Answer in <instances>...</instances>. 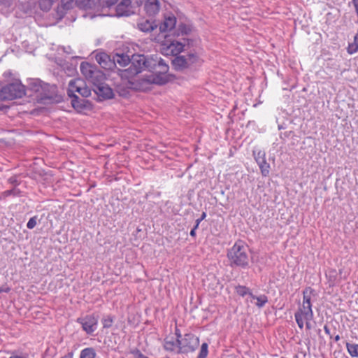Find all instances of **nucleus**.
Returning <instances> with one entry per match:
<instances>
[{
  "instance_id": "473e14b6",
  "label": "nucleus",
  "mask_w": 358,
  "mask_h": 358,
  "mask_svg": "<svg viewBox=\"0 0 358 358\" xmlns=\"http://www.w3.org/2000/svg\"><path fill=\"white\" fill-rule=\"evenodd\" d=\"M20 191L16 188H13L12 189L6 190L2 193L3 196L6 197L10 195L17 196L19 195Z\"/></svg>"
},
{
  "instance_id": "e433bc0d",
  "label": "nucleus",
  "mask_w": 358,
  "mask_h": 358,
  "mask_svg": "<svg viewBox=\"0 0 358 358\" xmlns=\"http://www.w3.org/2000/svg\"><path fill=\"white\" fill-rule=\"evenodd\" d=\"M117 1H118V0H106V4L107 7L110 8L111 6L115 5Z\"/></svg>"
},
{
  "instance_id": "5701e85b",
  "label": "nucleus",
  "mask_w": 358,
  "mask_h": 358,
  "mask_svg": "<svg viewBox=\"0 0 358 358\" xmlns=\"http://www.w3.org/2000/svg\"><path fill=\"white\" fill-rule=\"evenodd\" d=\"M96 351L93 348H86L80 352V358H95Z\"/></svg>"
},
{
  "instance_id": "ea45409f",
  "label": "nucleus",
  "mask_w": 358,
  "mask_h": 358,
  "mask_svg": "<svg viewBox=\"0 0 358 358\" xmlns=\"http://www.w3.org/2000/svg\"><path fill=\"white\" fill-rule=\"evenodd\" d=\"M310 321L311 320H303V322H306V327L308 330L311 329V328H312Z\"/></svg>"
},
{
  "instance_id": "b1692460",
  "label": "nucleus",
  "mask_w": 358,
  "mask_h": 358,
  "mask_svg": "<svg viewBox=\"0 0 358 358\" xmlns=\"http://www.w3.org/2000/svg\"><path fill=\"white\" fill-rule=\"evenodd\" d=\"M254 300H256V302L255 304L259 308H261L265 306V304L268 302V297L262 294L258 296H255V298Z\"/></svg>"
},
{
  "instance_id": "9b49d317",
  "label": "nucleus",
  "mask_w": 358,
  "mask_h": 358,
  "mask_svg": "<svg viewBox=\"0 0 358 358\" xmlns=\"http://www.w3.org/2000/svg\"><path fill=\"white\" fill-rule=\"evenodd\" d=\"M76 5L81 8L87 9L91 7V0H61V6L65 10H69Z\"/></svg>"
},
{
  "instance_id": "a878e982",
  "label": "nucleus",
  "mask_w": 358,
  "mask_h": 358,
  "mask_svg": "<svg viewBox=\"0 0 358 358\" xmlns=\"http://www.w3.org/2000/svg\"><path fill=\"white\" fill-rule=\"evenodd\" d=\"M346 347L349 354L352 357H358V344H350L347 343Z\"/></svg>"
},
{
  "instance_id": "a211bd4d",
  "label": "nucleus",
  "mask_w": 358,
  "mask_h": 358,
  "mask_svg": "<svg viewBox=\"0 0 358 358\" xmlns=\"http://www.w3.org/2000/svg\"><path fill=\"white\" fill-rule=\"evenodd\" d=\"M105 79L106 78L103 73L96 69L88 81L93 85V88H96V87L103 85V83H105Z\"/></svg>"
},
{
  "instance_id": "de8ad7c7",
  "label": "nucleus",
  "mask_w": 358,
  "mask_h": 358,
  "mask_svg": "<svg viewBox=\"0 0 358 358\" xmlns=\"http://www.w3.org/2000/svg\"><path fill=\"white\" fill-rule=\"evenodd\" d=\"M206 213H204V212H203V213H202V215H201V220H203V219L206 217Z\"/></svg>"
},
{
  "instance_id": "ddd939ff",
  "label": "nucleus",
  "mask_w": 358,
  "mask_h": 358,
  "mask_svg": "<svg viewBox=\"0 0 358 358\" xmlns=\"http://www.w3.org/2000/svg\"><path fill=\"white\" fill-rule=\"evenodd\" d=\"M178 335V338H174L173 337H167L164 340V347L166 350L168 351H174L178 349V352H180V339L179 338L181 337L180 334Z\"/></svg>"
},
{
  "instance_id": "4c0bfd02",
  "label": "nucleus",
  "mask_w": 358,
  "mask_h": 358,
  "mask_svg": "<svg viewBox=\"0 0 358 358\" xmlns=\"http://www.w3.org/2000/svg\"><path fill=\"white\" fill-rule=\"evenodd\" d=\"M352 3L355 7L356 14L358 15V0H352Z\"/></svg>"
},
{
  "instance_id": "bb28decb",
  "label": "nucleus",
  "mask_w": 358,
  "mask_h": 358,
  "mask_svg": "<svg viewBox=\"0 0 358 358\" xmlns=\"http://www.w3.org/2000/svg\"><path fill=\"white\" fill-rule=\"evenodd\" d=\"M78 93H79L83 97H88L91 94V91L87 87H86L85 83L83 81V85H80L79 87Z\"/></svg>"
},
{
  "instance_id": "6ab92c4d",
  "label": "nucleus",
  "mask_w": 358,
  "mask_h": 358,
  "mask_svg": "<svg viewBox=\"0 0 358 358\" xmlns=\"http://www.w3.org/2000/svg\"><path fill=\"white\" fill-rule=\"evenodd\" d=\"M113 62L115 64H117L120 66L124 67L130 64L131 58L125 54H116L113 57Z\"/></svg>"
},
{
  "instance_id": "a19ab883",
  "label": "nucleus",
  "mask_w": 358,
  "mask_h": 358,
  "mask_svg": "<svg viewBox=\"0 0 358 358\" xmlns=\"http://www.w3.org/2000/svg\"><path fill=\"white\" fill-rule=\"evenodd\" d=\"M9 291H10V288L8 287H0V294L1 292H8Z\"/></svg>"
},
{
  "instance_id": "4468645a",
  "label": "nucleus",
  "mask_w": 358,
  "mask_h": 358,
  "mask_svg": "<svg viewBox=\"0 0 358 358\" xmlns=\"http://www.w3.org/2000/svg\"><path fill=\"white\" fill-rule=\"evenodd\" d=\"M144 9L148 15L154 16L159 11L160 2L159 0H146Z\"/></svg>"
},
{
  "instance_id": "c03bdc74",
  "label": "nucleus",
  "mask_w": 358,
  "mask_h": 358,
  "mask_svg": "<svg viewBox=\"0 0 358 358\" xmlns=\"http://www.w3.org/2000/svg\"><path fill=\"white\" fill-rule=\"evenodd\" d=\"M118 92L121 96H125L128 93V91L124 90L122 92L118 91Z\"/></svg>"
},
{
  "instance_id": "72a5a7b5",
  "label": "nucleus",
  "mask_w": 358,
  "mask_h": 358,
  "mask_svg": "<svg viewBox=\"0 0 358 358\" xmlns=\"http://www.w3.org/2000/svg\"><path fill=\"white\" fill-rule=\"evenodd\" d=\"M37 217L36 216L29 219L27 224V227L29 229H34L36 225Z\"/></svg>"
},
{
  "instance_id": "3c124183",
  "label": "nucleus",
  "mask_w": 358,
  "mask_h": 358,
  "mask_svg": "<svg viewBox=\"0 0 358 358\" xmlns=\"http://www.w3.org/2000/svg\"><path fill=\"white\" fill-rule=\"evenodd\" d=\"M281 358H284V357H281Z\"/></svg>"
},
{
  "instance_id": "aec40b11",
  "label": "nucleus",
  "mask_w": 358,
  "mask_h": 358,
  "mask_svg": "<svg viewBox=\"0 0 358 358\" xmlns=\"http://www.w3.org/2000/svg\"><path fill=\"white\" fill-rule=\"evenodd\" d=\"M80 71L82 74L88 80L92 77L94 72L96 71V69L88 63L83 62L80 64Z\"/></svg>"
},
{
  "instance_id": "412c9836",
  "label": "nucleus",
  "mask_w": 358,
  "mask_h": 358,
  "mask_svg": "<svg viewBox=\"0 0 358 358\" xmlns=\"http://www.w3.org/2000/svg\"><path fill=\"white\" fill-rule=\"evenodd\" d=\"M236 292L241 296L248 295L247 301H250V303H252L255 298V296L250 291V289L245 286L238 285L236 287Z\"/></svg>"
},
{
  "instance_id": "7ed1b4c3",
  "label": "nucleus",
  "mask_w": 358,
  "mask_h": 358,
  "mask_svg": "<svg viewBox=\"0 0 358 358\" xmlns=\"http://www.w3.org/2000/svg\"><path fill=\"white\" fill-rule=\"evenodd\" d=\"M227 257L231 266L246 267L250 260L249 249L243 242L237 241L229 250Z\"/></svg>"
},
{
  "instance_id": "6e6552de",
  "label": "nucleus",
  "mask_w": 358,
  "mask_h": 358,
  "mask_svg": "<svg viewBox=\"0 0 358 358\" xmlns=\"http://www.w3.org/2000/svg\"><path fill=\"white\" fill-rule=\"evenodd\" d=\"M198 57L194 53L186 55L176 56L172 61V64L177 71H182L196 62Z\"/></svg>"
},
{
  "instance_id": "79ce46f5",
  "label": "nucleus",
  "mask_w": 358,
  "mask_h": 358,
  "mask_svg": "<svg viewBox=\"0 0 358 358\" xmlns=\"http://www.w3.org/2000/svg\"><path fill=\"white\" fill-rule=\"evenodd\" d=\"M197 227H194L191 231H190V236H195L196 235V229Z\"/></svg>"
},
{
  "instance_id": "1a4fd4ad",
  "label": "nucleus",
  "mask_w": 358,
  "mask_h": 358,
  "mask_svg": "<svg viewBox=\"0 0 358 358\" xmlns=\"http://www.w3.org/2000/svg\"><path fill=\"white\" fill-rule=\"evenodd\" d=\"M199 341L198 337L193 334H185L184 338L180 339V352L188 353L193 352L198 347Z\"/></svg>"
},
{
  "instance_id": "c85d7f7f",
  "label": "nucleus",
  "mask_w": 358,
  "mask_h": 358,
  "mask_svg": "<svg viewBox=\"0 0 358 358\" xmlns=\"http://www.w3.org/2000/svg\"><path fill=\"white\" fill-rule=\"evenodd\" d=\"M253 155L255 156V159L257 163H263L265 159V152L261 150H259L257 152L255 151L253 152Z\"/></svg>"
},
{
  "instance_id": "20e7f679",
  "label": "nucleus",
  "mask_w": 358,
  "mask_h": 358,
  "mask_svg": "<svg viewBox=\"0 0 358 358\" xmlns=\"http://www.w3.org/2000/svg\"><path fill=\"white\" fill-rule=\"evenodd\" d=\"M313 289L310 287H306L303 291V303L299 310L295 313L294 317L299 327L303 328V320H312L313 313L312 310L311 296Z\"/></svg>"
},
{
  "instance_id": "4be33fe9",
  "label": "nucleus",
  "mask_w": 358,
  "mask_h": 358,
  "mask_svg": "<svg viewBox=\"0 0 358 358\" xmlns=\"http://www.w3.org/2000/svg\"><path fill=\"white\" fill-rule=\"evenodd\" d=\"M96 61L103 67V68H107L108 64L110 62V58L108 55L106 53H99L96 54Z\"/></svg>"
},
{
  "instance_id": "09e8293b",
  "label": "nucleus",
  "mask_w": 358,
  "mask_h": 358,
  "mask_svg": "<svg viewBox=\"0 0 358 358\" xmlns=\"http://www.w3.org/2000/svg\"><path fill=\"white\" fill-rule=\"evenodd\" d=\"M334 340H335V341H339V340H340V336H339V335L336 336H335V338H334Z\"/></svg>"
},
{
  "instance_id": "f3484780",
  "label": "nucleus",
  "mask_w": 358,
  "mask_h": 358,
  "mask_svg": "<svg viewBox=\"0 0 358 358\" xmlns=\"http://www.w3.org/2000/svg\"><path fill=\"white\" fill-rule=\"evenodd\" d=\"M138 28L143 32H150L157 27V24L150 20L142 19L137 23Z\"/></svg>"
},
{
  "instance_id": "cd10ccee",
  "label": "nucleus",
  "mask_w": 358,
  "mask_h": 358,
  "mask_svg": "<svg viewBox=\"0 0 358 358\" xmlns=\"http://www.w3.org/2000/svg\"><path fill=\"white\" fill-rule=\"evenodd\" d=\"M258 165L261 169L262 174L264 176H266L269 173V164H268L266 159H264L263 163H258Z\"/></svg>"
},
{
  "instance_id": "f03ea898",
  "label": "nucleus",
  "mask_w": 358,
  "mask_h": 358,
  "mask_svg": "<svg viewBox=\"0 0 358 358\" xmlns=\"http://www.w3.org/2000/svg\"><path fill=\"white\" fill-rule=\"evenodd\" d=\"M152 56L148 57L144 55H133L131 58L130 66L126 69H119L118 74L122 80H127V87L134 89L132 81L141 80L145 75L138 76V74L143 71H149L150 66H153Z\"/></svg>"
},
{
  "instance_id": "7c9ffc66",
  "label": "nucleus",
  "mask_w": 358,
  "mask_h": 358,
  "mask_svg": "<svg viewBox=\"0 0 358 358\" xmlns=\"http://www.w3.org/2000/svg\"><path fill=\"white\" fill-rule=\"evenodd\" d=\"M208 352V344L206 343H203L201 345L198 358H206Z\"/></svg>"
},
{
  "instance_id": "9d476101",
  "label": "nucleus",
  "mask_w": 358,
  "mask_h": 358,
  "mask_svg": "<svg viewBox=\"0 0 358 358\" xmlns=\"http://www.w3.org/2000/svg\"><path fill=\"white\" fill-rule=\"evenodd\" d=\"M77 322L81 324L83 329L87 334H91L96 329L98 319L94 315H87L78 318Z\"/></svg>"
},
{
  "instance_id": "c756f323",
  "label": "nucleus",
  "mask_w": 358,
  "mask_h": 358,
  "mask_svg": "<svg viewBox=\"0 0 358 358\" xmlns=\"http://www.w3.org/2000/svg\"><path fill=\"white\" fill-rule=\"evenodd\" d=\"M31 90L38 92L41 87V82L38 80L31 79L29 83Z\"/></svg>"
},
{
  "instance_id": "2eb2a0df",
  "label": "nucleus",
  "mask_w": 358,
  "mask_h": 358,
  "mask_svg": "<svg viewBox=\"0 0 358 358\" xmlns=\"http://www.w3.org/2000/svg\"><path fill=\"white\" fill-rule=\"evenodd\" d=\"M176 24V17L173 15H169L165 17L164 22L159 26V30L161 32L171 31L175 27Z\"/></svg>"
},
{
  "instance_id": "2f4dec72",
  "label": "nucleus",
  "mask_w": 358,
  "mask_h": 358,
  "mask_svg": "<svg viewBox=\"0 0 358 358\" xmlns=\"http://www.w3.org/2000/svg\"><path fill=\"white\" fill-rule=\"evenodd\" d=\"M113 319L111 316L108 315L102 320L103 326L104 328H109L112 326Z\"/></svg>"
},
{
  "instance_id": "f8f14e48",
  "label": "nucleus",
  "mask_w": 358,
  "mask_h": 358,
  "mask_svg": "<svg viewBox=\"0 0 358 358\" xmlns=\"http://www.w3.org/2000/svg\"><path fill=\"white\" fill-rule=\"evenodd\" d=\"M93 90L99 98L103 99H112L114 96L113 90L106 83H103V85L93 88Z\"/></svg>"
},
{
  "instance_id": "58836bf2",
  "label": "nucleus",
  "mask_w": 358,
  "mask_h": 358,
  "mask_svg": "<svg viewBox=\"0 0 358 358\" xmlns=\"http://www.w3.org/2000/svg\"><path fill=\"white\" fill-rule=\"evenodd\" d=\"M13 0H0V3L9 6Z\"/></svg>"
},
{
  "instance_id": "423d86ee",
  "label": "nucleus",
  "mask_w": 358,
  "mask_h": 358,
  "mask_svg": "<svg viewBox=\"0 0 358 358\" xmlns=\"http://www.w3.org/2000/svg\"><path fill=\"white\" fill-rule=\"evenodd\" d=\"M80 85H83V80L81 79L71 80L69 83L67 94L71 98V104L74 108H82L83 106V100L80 99L75 94L76 92H78Z\"/></svg>"
},
{
  "instance_id": "dca6fc26",
  "label": "nucleus",
  "mask_w": 358,
  "mask_h": 358,
  "mask_svg": "<svg viewBox=\"0 0 358 358\" xmlns=\"http://www.w3.org/2000/svg\"><path fill=\"white\" fill-rule=\"evenodd\" d=\"M185 45L178 41H171L170 43L166 45L167 54H171L173 55H177L180 53L184 48Z\"/></svg>"
},
{
  "instance_id": "a18cd8bd",
  "label": "nucleus",
  "mask_w": 358,
  "mask_h": 358,
  "mask_svg": "<svg viewBox=\"0 0 358 358\" xmlns=\"http://www.w3.org/2000/svg\"><path fill=\"white\" fill-rule=\"evenodd\" d=\"M201 220H201V218L197 219V220H196V225H195L194 227H198V226H199V223H200V222H201Z\"/></svg>"
},
{
  "instance_id": "49530a36",
  "label": "nucleus",
  "mask_w": 358,
  "mask_h": 358,
  "mask_svg": "<svg viewBox=\"0 0 358 358\" xmlns=\"http://www.w3.org/2000/svg\"><path fill=\"white\" fill-rule=\"evenodd\" d=\"M357 50H358V45H357V48H356L353 51H350V50H348V52H349L350 54H352V53H353V52H356Z\"/></svg>"
},
{
  "instance_id": "f257e3e1",
  "label": "nucleus",
  "mask_w": 358,
  "mask_h": 358,
  "mask_svg": "<svg viewBox=\"0 0 358 358\" xmlns=\"http://www.w3.org/2000/svg\"><path fill=\"white\" fill-rule=\"evenodd\" d=\"M152 60L155 62L153 66H150V73L139 80L132 81L135 90H145L150 84L163 85L167 82L168 64L157 55L152 56Z\"/></svg>"
},
{
  "instance_id": "393cba45",
  "label": "nucleus",
  "mask_w": 358,
  "mask_h": 358,
  "mask_svg": "<svg viewBox=\"0 0 358 358\" xmlns=\"http://www.w3.org/2000/svg\"><path fill=\"white\" fill-rule=\"evenodd\" d=\"M56 0H39V5L41 10H49Z\"/></svg>"
},
{
  "instance_id": "0eeeda50",
  "label": "nucleus",
  "mask_w": 358,
  "mask_h": 358,
  "mask_svg": "<svg viewBox=\"0 0 358 358\" xmlns=\"http://www.w3.org/2000/svg\"><path fill=\"white\" fill-rule=\"evenodd\" d=\"M138 6L131 0H122L115 8L114 16H130L136 13Z\"/></svg>"
},
{
  "instance_id": "8fccbe9b",
  "label": "nucleus",
  "mask_w": 358,
  "mask_h": 358,
  "mask_svg": "<svg viewBox=\"0 0 358 358\" xmlns=\"http://www.w3.org/2000/svg\"><path fill=\"white\" fill-rule=\"evenodd\" d=\"M62 358H72V357H70V356H65V357H62Z\"/></svg>"
},
{
  "instance_id": "39448f33",
  "label": "nucleus",
  "mask_w": 358,
  "mask_h": 358,
  "mask_svg": "<svg viewBox=\"0 0 358 358\" xmlns=\"http://www.w3.org/2000/svg\"><path fill=\"white\" fill-rule=\"evenodd\" d=\"M24 94V86L19 81L8 84L0 90V98L2 100H13L21 98Z\"/></svg>"
},
{
  "instance_id": "c9c22d12",
  "label": "nucleus",
  "mask_w": 358,
  "mask_h": 358,
  "mask_svg": "<svg viewBox=\"0 0 358 358\" xmlns=\"http://www.w3.org/2000/svg\"><path fill=\"white\" fill-rule=\"evenodd\" d=\"M8 182L11 185L17 186L20 184V182L17 180V176H12L8 179Z\"/></svg>"
},
{
  "instance_id": "f704fd0d",
  "label": "nucleus",
  "mask_w": 358,
  "mask_h": 358,
  "mask_svg": "<svg viewBox=\"0 0 358 358\" xmlns=\"http://www.w3.org/2000/svg\"><path fill=\"white\" fill-rule=\"evenodd\" d=\"M131 353L134 355L135 358H148L138 349L133 350Z\"/></svg>"
},
{
  "instance_id": "37998d69",
  "label": "nucleus",
  "mask_w": 358,
  "mask_h": 358,
  "mask_svg": "<svg viewBox=\"0 0 358 358\" xmlns=\"http://www.w3.org/2000/svg\"><path fill=\"white\" fill-rule=\"evenodd\" d=\"M324 329L327 334L330 335V330L327 325L324 326Z\"/></svg>"
}]
</instances>
